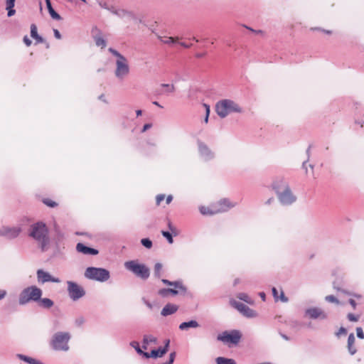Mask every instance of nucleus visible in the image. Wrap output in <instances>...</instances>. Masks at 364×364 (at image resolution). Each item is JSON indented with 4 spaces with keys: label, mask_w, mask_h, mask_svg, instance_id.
<instances>
[{
    "label": "nucleus",
    "mask_w": 364,
    "mask_h": 364,
    "mask_svg": "<svg viewBox=\"0 0 364 364\" xmlns=\"http://www.w3.org/2000/svg\"><path fill=\"white\" fill-rule=\"evenodd\" d=\"M272 294L276 301L279 299L278 291L275 287L272 288Z\"/></svg>",
    "instance_id": "09e8293b"
},
{
    "label": "nucleus",
    "mask_w": 364,
    "mask_h": 364,
    "mask_svg": "<svg viewBox=\"0 0 364 364\" xmlns=\"http://www.w3.org/2000/svg\"><path fill=\"white\" fill-rule=\"evenodd\" d=\"M168 345H169V341L168 340V341H166V345L164 347L159 348L157 350H152L150 353H147V352L144 353V356L147 358H161L164 354H166V352L168 351Z\"/></svg>",
    "instance_id": "2eb2a0df"
},
{
    "label": "nucleus",
    "mask_w": 364,
    "mask_h": 364,
    "mask_svg": "<svg viewBox=\"0 0 364 364\" xmlns=\"http://www.w3.org/2000/svg\"><path fill=\"white\" fill-rule=\"evenodd\" d=\"M165 199V196L164 194L157 195L156 197V203L157 205H159Z\"/></svg>",
    "instance_id": "ea45409f"
},
{
    "label": "nucleus",
    "mask_w": 364,
    "mask_h": 364,
    "mask_svg": "<svg viewBox=\"0 0 364 364\" xmlns=\"http://www.w3.org/2000/svg\"><path fill=\"white\" fill-rule=\"evenodd\" d=\"M203 106L205 108V113H206V115L205 117V122L207 123L208 121V117H209V114H210V106L206 104H204Z\"/></svg>",
    "instance_id": "37998d69"
},
{
    "label": "nucleus",
    "mask_w": 364,
    "mask_h": 364,
    "mask_svg": "<svg viewBox=\"0 0 364 364\" xmlns=\"http://www.w3.org/2000/svg\"><path fill=\"white\" fill-rule=\"evenodd\" d=\"M217 114L222 118L225 117L231 112H242V108L235 102L230 100H223L217 102L215 105Z\"/></svg>",
    "instance_id": "7ed1b4c3"
},
{
    "label": "nucleus",
    "mask_w": 364,
    "mask_h": 364,
    "mask_svg": "<svg viewBox=\"0 0 364 364\" xmlns=\"http://www.w3.org/2000/svg\"><path fill=\"white\" fill-rule=\"evenodd\" d=\"M217 364H236L235 361L231 358L218 357L216 358Z\"/></svg>",
    "instance_id": "c756f323"
},
{
    "label": "nucleus",
    "mask_w": 364,
    "mask_h": 364,
    "mask_svg": "<svg viewBox=\"0 0 364 364\" xmlns=\"http://www.w3.org/2000/svg\"><path fill=\"white\" fill-rule=\"evenodd\" d=\"M109 51L117 58L116 61L115 75L119 79L124 78L129 73V66L125 57L116 50L110 48Z\"/></svg>",
    "instance_id": "39448f33"
},
{
    "label": "nucleus",
    "mask_w": 364,
    "mask_h": 364,
    "mask_svg": "<svg viewBox=\"0 0 364 364\" xmlns=\"http://www.w3.org/2000/svg\"><path fill=\"white\" fill-rule=\"evenodd\" d=\"M67 284L68 294L73 301L78 300L85 294L84 289L77 283L68 281Z\"/></svg>",
    "instance_id": "9d476101"
},
{
    "label": "nucleus",
    "mask_w": 364,
    "mask_h": 364,
    "mask_svg": "<svg viewBox=\"0 0 364 364\" xmlns=\"http://www.w3.org/2000/svg\"><path fill=\"white\" fill-rule=\"evenodd\" d=\"M282 337H283L284 339L288 340L287 336H286L285 335H282Z\"/></svg>",
    "instance_id": "0e129e2a"
},
{
    "label": "nucleus",
    "mask_w": 364,
    "mask_h": 364,
    "mask_svg": "<svg viewBox=\"0 0 364 364\" xmlns=\"http://www.w3.org/2000/svg\"><path fill=\"white\" fill-rule=\"evenodd\" d=\"M77 252L83 253L84 255H96L98 254V250L86 247L82 243H77L76 246Z\"/></svg>",
    "instance_id": "a211bd4d"
},
{
    "label": "nucleus",
    "mask_w": 364,
    "mask_h": 364,
    "mask_svg": "<svg viewBox=\"0 0 364 364\" xmlns=\"http://www.w3.org/2000/svg\"><path fill=\"white\" fill-rule=\"evenodd\" d=\"M355 338L353 333H350L348 338V349L351 355H354L357 350L355 347Z\"/></svg>",
    "instance_id": "aec40b11"
},
{
    "label": "nucleus",
    "mask_w": 364,
    "mask_h": 364,
    "mask_svg": "<svg viewBox=\"0 0 364 364\" xmlns=\"http://www.w3.org/2000/svg\"><path fill=\"white\" fill-rule=\"evenodd\" d=\"M273 188L275 190L278 198L282 204L289 205L295 200V197L283 179L276 180L273 183Z\"/></svg>",
    "instance_id": "f03ea898"
},
{
    "label": "nucleus",
    "mask_w": 364,
    "mask_h": 364,
    "mask_svg": "<svg viewBox=\"0 0 364 364\" xmlns=\"http://www.w3.org/2000/svg\"><path fill=\"white\" fill-rule=\"evenodd\" d=\"M16 0H6V9L8 11V16L11 17L16 14L14 9Z\"/></svg>",
    "instance_id": "5701e85b"
},
{
    "label": "nucleus",
    "mask_w": 364,
    "mask_h": 364,
    "mask_svg": "<svg viewBox=\"0 0 364 364\" xmlns=\"http://www.w3.org/2000/svg\"><path fill=\"white\" fill-rule=\"evenodd\" d=\"M173 197L172 196L169 195L166 198V204H169L172 201Z\"/></svg>",
    "instance_id": "5fc2aeb1"
},
{
    "label": "nucleus",
    "mask_w": 364,
    "mask_h": 364,
    "mask_svg": "<svg viewBox=\"0 0 364 364\" xmlns=\"http://www.w3.org/2000/svg\"><path fill=\"white\" fill-rule=\"evenodd\" d=\"M43 202L45 205H46L47 206L50 207V208H54V207L57 206V205H58L56 202L52 200L50 198H44L43 200Z\"/></svg>",
    "instance_id": "473e14b6"
},
{
    "label": "nucleus",
    "mask_w": 364,
    "mask_h": 364,
    "mask_svg": "<svg viewBox=\"0 0 364 364\" xmlns=\"http://www.w3.org/2000/svg\"><path fill=\"white\" fill-rule=\"evenodd\" d=\"M279 299L282 301V302H287L288 301V299L287 297H286L284 296V292L282 291H281V294H280V296H279Z\"/></svg>",
    "instance_id": "de8ad7c7"
},
{
    "label": "nucleus",
    "mask_w": 364,
    "mask_h": 364,
    "mask_svg": "<svg viewBox=\"0 0 364 364\" xmlns=\"http://www.w3.org/2000/svg\"><path fill=\"white\" fill-rule=\"evenodd\" d=\"M23 42L26 45V46H30L31 45V41L28 38L27 36L23 37Z\"/></svg>",
    "instance_id": "49530a36"
},
{
    "label": "nucleus",
    "mask_w": 364,
    "mask_h": 364,
    "mask_svg": "<svg viewBox=\"0 0 364 364\" xmlns=\"http://www.w3.org/2000/svg\"><path fill=\"white\" fill-rule=\"evenodd\" d=\"M124 266L128 270L143 279H146L149 277V268L144 264H139L136 261L126 262Z\"/></svg>",
    "instance_id": "0eeeda50"
},
{
    "label": "nucleus",
    "mask_w": 364,
    "mask_h": 364,
    "mask_svg": "<svg viewBox=\"0 0 364 364\" xmlns=\"http://www.w3.org/2000/svg\"><path fill=\"white\" fill-rule=\"evenodd\" d=\"M18 356L21 360H22L29 364H43L41 362H40L39 360H38L35 358H31V357H28V356H26L23 355H18Z\"/></svg>",
    "instance_id": "cd10ccee"
},
{
    "label": "nucleus",
    "mask_w": 364,
    "mask_h": 364,
    "mask_svg": "<svg viewBox=\"0 0 364 364\" xmlns=\"http://www.w3.org/2000/svg\"><path fill=\"white\" fill-rule=\"evenodd\" d=\"M231 304L233 307H235L237 310H238L243 316L247 317V318H253L257 316V313L249 308L245 304L236 301H231Z\"/></svg>",
    "instance_id": "9b49d317"
},
{
    "label": "nucleus",
    "mask_w": 364,
    "mask_h": 364,
    "mask_svg": "<svg viewBox=\"0 0 364 364\" xmlns=\"http://www.w3.org/2000/svg\"><path fill=\"white\" fill-rule=\"evenodd\" d=\"M7 295V291L4 289H0V301Z\"/></svg>",
    "instance_id": "8fccbe9b"
},
{
    "label": "nucleus",
    "mask_w": 364,
    "mask_h": 364,
    "mask_svg": "<svg viewBox=\"0 0 364 364\" xmlns=\"http://www.w3.org/2000/svg\"><path fill=\"white\" fill-rule=\"evenodd\" d=\"M161 87L165 89L164 92H173L175 90L173 85L162 84Z\"/></svg>",
    "instance_id": "f704fd0d"
},
{
    "label": "nucleus",
    "mask_w": 364,
    "mask_h": 364,
    "mask_svg": "<svg viewBox=\"0 0 364 364\" xmlns=\"http://www.w3.org/2000/svg\"><path fill=\"white\" fill-rule=\"evenodd\" d=\"M168 291L167 289H161L159 291V294L164 297L168 296L169 295Z\"/></svg>",
    "instance_id": "a18cd8bd"
},
{
    "label": "nucleus",
    "mask_w": 364,
    "mask_h": 364,
    "mask_svg": "<svg viewBox=\"0 0 364 364\" xmlns=\"http://www.w3.org/2000/svg\"><path fill=\"white\" fill-rule=\"evenodd\" d=\"M31 36L36 40V43L44 42V39L38 34L37 27L35 24L31 26Z\"/></svg>",
    "instance_id": "412c9836"
},
{
    "label": "nucleus",
    "mask_w": 364,
    "mask_h": 364,
    "mask_svg": "<svg viewBox=\"0 0 364 364\" xmlns=\"http://www.w3.org/2000/svg\"><path fill=\"white\" fill-rule=\"evenodd\" d=\"M162 282L164 284L173 286L174 287L173 289H167V290H168V293L169 294L176 295L178 293V291L177 289H181L183 291L186 290L182 284L179 282H171L167 279H162Z\"/></svg>",
    "instance_id": "f3484780"
},
{
    "label": "nucleus",
    "mask_w": 364,
    "mask_h": 364,
    "mask_svg": "<svg viewBox=\"0 0 364 364\" xmlns=\"http://www.w3.org/2000/svg\"><path fill=\"white\" fill-rule=\"evenodd\" d=\"M181 46L184 47V48H189L191 47V44H187L186 43H183V42H181L180 43Z\"/></svg>",
    "instance_id": "6e6d98bb"
},
{
    "label": "nucleus",
    "mask_w": 364,
    "mask_h": 364,
    "mask_svg": "<svg viewBox=\"0 0 364 364\" xmlns=\"http://www.w3.org/2000/svg\"><path fill=\"white\" fill-rule=\"evenodd\" d=\"M54 36L57 39L61 38V35L58 29H53Z\"/></svg>",
    "instance_id": "3c124183"
},
{
    "label": "nucleus",
    "mask_w": 364,
    "mask_h": 364,
    "mask_svg": "<svg viewBox=\"0 0 364 364\" xmlns=\"http://www.w3.org/2000/svg\"><path fill=\"white\" fill-rule=\"evenodd\" d=\"M346 333L347 330L343 327H341L338 332H336V336L339 337L341 335H346Z\"/></svg>",
    "instance_id": "c03bdc74"
},
{
    "label": "nucleus",
    "mask_w": 364,
    "mask_h": 364,
    "mask_svg": "<svg viewBox=\"0 0 364 364\" xmlns=\"http://www.w3.org/2000/svg\"><path fill=\"white\" fill-rule=\"evenodd\" d=\"M162 269V264L161 263H156L154 266V274L156 277H161V271Z\"/></svg>",
    "instance_id": "c9c22d12"
},
{
    "label": "nucleus",
    "mask_w": 364,
    "mask_h": 364,
    "mask_svg": "<svg viewBox=\"0 0 364 364\" xmlns=\"http://www.w3.org/2000/svg\"><path fill=\"white\" fill-rule=\"evenodd\" d=\"M95 41L97 46L104 48L106 46V41L100 36H95Z\"/></svg>",
    "instance_id": "2f4dec72"
},
{
    "label": "nucleus",
    "mask_w": 364,
    "mask_h": 364,
    "mask_svg": "<svg viewBox=\"0 0 364 364\" xmlns=\"http://www.w3.org/2000/svg\"><path fill=\"white\" fill-rule=\"evenodd\" d=\"M158 38L160 39V41L165 43V44H171L176 43L178 41V38H173V37H161L160 36H158Z\"/></svg>",
    "instance_id": "c85d7f7f"
},
{
    "label": "nucleus",
    "mask_w": 364,
    "mask_h": 364,
    "mask_svg": "<svg viewBox=\"0 0 364 364\" xmlns=\"http://www.w3.org/2000/svg\"><path fill=\"white\" fill-rule=\"evenodd\" d=\"M141 244L146 248H151L152 247V242L148 238H144L141 241Z\"/></svg>",
    "instance_id": "4c0bfd02"
},
{
    "label": "nucleus",
    "mask_w": 364,
    "mask_h": 364,
    "mask_svg": "<svg viewBox=\"0 0 364 364\" xmlns=\"http://www.w3.org/2000/svg\"><path fill=\"white\" fill-rule=\"evenodd\" d=\"M242 338V333L237 330L225 331L219 334L217 339L229 346L237 345Z\"/></svg>",
    "instance_id": "423d86ee"
},
{
    "label": "nucleus",
    "mask_w": 364,
    "mask_h": 364,
    "mask_svg": "<svg viewBox=\"0 0 364 364\" xmlns=\"http://www.w3.org/2000/svg\"><path fill=\"white\" fill-rule=\"evenodd\" d=\"M325 300L330 303H335L336 304H340V301H338V299L333 295L326 296L325 297Z\"/></svg>",
    "instance_id": "72a5a7b5"
},
{
    "label": "nucleus",
    "mask_w": 364,
    "mask_h": 364,
    "mask_svg": "<svg viewBox=\"0 0 364 364\" xmlns=\"http://www.w3.org/2000/svg\"><path fill=\"white\" fill-rule=\"evenodd\" d=\"M156 338L151 335L144 336L143 338V346L142 348L145 350L148 348V346L151 343H156Z\"/></svg>",
    "instance_id": "393cba45"
},
{
    "label": "nucleus",
    "mask_w": 364,
    "mask_h": 364,
    "mask_svg": "<svg viewBox=\"0 0 364 364\" xmlns=\"http://www.w3.org/2000/svg\"><path fill=\"white\" fill-rule=\"evenodd\" d=\"M212 205L214 207L213 213H216V214L227 211L233 206L227 199H222L218 202L213 203Z\"/></svg>",
    "instance_id": "4468645a"
},
{
    "label": "nucleus",
    "mask_w": 364,
    "mask_h": 364,
    "mask_svg": "<svg viewBox=\"0 0 364 364\" xmlns=\"http://www.w3.org/2000/svg\"><path fill=\"white\" fill-rule=\"evenodd\" d=\"M260 294V296L263 299V300H264V298H265V294L264 293L262 292L259 294Z\"/></svg>",
    "instance_id": "bf43d9fd"
},
{
    "label": "nucleus",
    "mask_w": 364,
    "mask_h": 364,
    "mask_svg": "<svg viewBox=\"0 0 364 364\" xmlns=\"http://www.w3.org/2000/svg\"><path fill=\"white\" fill-rule=\"evenodd\" d=\"M38 301L41 306L47 308V309L52 307L53 305V301L48 298H44L42 299H40Z\"/></svg>",
    "instance_id": "bb28decb"
},
{
    "label": "nucleus",
    "mask_w": 364,
    "mask_h": 364,
    "mask_svg": "<svg viewBox=\"0 0 364 364\" xmlns=\"http://www.w3.org/2000/svg\"><path fill=\"white\" fill-rule=\"evenodd\" d=\"M29 235L39 243L43 250L49 243L48 230L42 222L36 223L31 226Z\"/></svg>",
    "instance_id": "f257e3e1"
},
{
    "label": "nucleus",
    "mask_w": 364,
    "mask_h": 364,
    "mask_svg": "<svg viewBox=\"0 0 364 364\" xmlns=\"http://www.w3.org/2000/svg\"><path fill=\"white\" fill-rule=\"evenodd\" d=\"M46 6L50 16L55 20H60V16L53 9L50 0H46Z\"/></svg>",
    "instance_id": "4be33fe9"
},
{
    "label": "nucleus",
    "mask_w": 364,
    "mask_h": 364,
    "mask_svg": "<svg viewBox=\"0 0 364 364\" xmlns=\"http://www.w3.org/2000/svg\"><path fill=\"white\" fill-rule=\"evenodd\" d=\"M153 104L156 105V106H158V107H162L157 102H154Z\"/></svg>",
    "instance_id": "052dcab7"
},
{
    "label": "nucleus",
    "mask_w": 364,
    "mask_h": 364,
    "mask_svg": "<svg viewBox=\"0 0 364 364\" xmlns=\"http://www.w3.org/2000/svg\"><path fill=\"white\" fill-rule=\"evenodd\" d=\"M85 277L92 280L105 282L109 278V272L103 268L88 267L85 272Z\"/></svg>",
    "instance_id": "6e6552de"
},
{
    "label": "nucleus",
    "mask_w": 364,
    "mask_h": 364,
    "mask_svg": "<svg viewBox=\"0 0 364 364\" xmlns=\"http://www.w3.org/2000/svg\"><path fill=\"white\" fill-rule=\"evenodd\" d=\"M21 232V228L20 226L18 227H3L0 230V235H4L7 238L13 239L19 235Z\"/></svg>",
    "instance_id": "ddd939ff"
},
{
    "label": "nucleus",
    "mask_w": 364,
    "mask_h": 364,
    "mask_svg": "<svg viewBox=\"0 0 364 364\" xmlns=\"http://www.w3.org/2000/svg\"><path fill=\"white\" fill-rule=\"evenodd\" d=\"M237 298L247 302V304H253V300L245 293H239L237 295Z\"/></svg>",
    "instance_id": "7c9ffc66"
},
{
    "label": "nucleus",
    "mask_w": 364,
    "mask_h": 364,
    "mask_svg": "<svg viewBox=\"0 0 364 364\" xmlns=\"http://www.w3.org/2000/svg\"><path fill=\"white\" fill-rule=\"evenodd\" d=\"M214 207H213L212 204L210 206H201L200 207V212L201 214L206 215H215L216 213H213Z\"/></svg>",
    "instance_id": "a878e982"
},
{
    "label": "nucleus",
    "mask_w": 364,
    "mask_h": 364,
    "mask_svg": "<svg viewBox=\"0 0 364 364\" xmlns=\"http://www.w3.org/2000/svg\"><path fill=\"white\" fill-rule=\"evenodd\" d=\"M70 334L68 333L58 332L53 336L52 345L53 348L58 350H68V341L70 340Z\"/></svg>",
    "instance_id": "1a4fd4ad"
},
{
    "label": "nucleus",
    "mask_w": 364,
    "mask_h": 364,
    "mask_svg": "<svg viewBox=\"0 0 364 364\" xmlns=\"http://www.w3.org/2000/svg\"><path fill=\"white\" fill-rule=\"evenodd\" d=\"M199 324L196 321H190L188 322H183L180 324L179 328L182 331L186 330L188 328H197Z\"/></svg>",
    "instance_id": "b1692460"
},
{
    "label": "nucleus",
    "mask_w": 364,
    "mask_h": 364,
    "mask_svg": "<svg viewBox=\"0 0 364 364\" xmlns=\"http://www.w3.org/2000/svg\"><path fill=\"white\" fill-rule=\"evenodd\" d=\"M161 234L163 235L164 237H165L167 239V240L168 241V242L170 244L173 243V237H172L171 234L169 232L162 231Z\"/></svg>",
    "instance_id": "58836bf2"
},
{
    "label": "nucleus",
    "mask_w": 364,
    "mask_h": 364,
    "mask_svg": "<svg viewBox=\"0 0 364 364\" xmlns=\"http://www.w3.org/2000/svg\"><path fill=\"white\" fill-rule=\"evenodd\" d=\"M82 1H84V2H86V0H82Z\"/></svg>",
    "instance_id": "774afa93"
},
{
    "label": "nucleus",
    "mask_w": 364,
    "mask_h": 364,
    "mask_svg": "<svg viewBox=\"0 0 364 364\" xmlns=\"http://www.w3.org/2000/svg\"><path fill=\"white\" fill-rule=\"evenodd\" d=\"M168 227H169L170 230H171V232H172L173 233L176 234V232H175V231H174L173 228H172V226H171V222H170V221L168 222Z\"/></svg>",
    "instance_id": "4d7b16f0"
},
{
    "label": "nucleus",
    "mask_w": 364,
    "mask_h": 364,
    "mask_svg": "<svg viewBox=\"0 0 364 364\" xmlns=\"http://www.w3.org/2000/svg\"><path fill=\"white\" fill-rule=\"evenodd\" d=\"M323 31L328 34H331V31Z\"/></svg>",
    "instance_id": "e2e57ef3"
},
{
    "label": "nucleus",
    "mask_w": 364,
    "mask_h": 364,
    "mask_svg": "<svg viewBox=\"0 0 364 364\" xmlns=\"http://www.w3.org/2000/svg\"><path fill=\"white\" fill-rule=\"evenodd\" d=\"M37 280L38 283L44 284L46 282H51L55 283L60 282L58 278L52 277L48 272L43 271V269H38L36 272Z\"/></svg>",
    "instance_id": "f8f14e48"
},
{
    "label": "nucleus",
    "mask_w": 364,
    "mask_h": 364,
    "mask_svg": "<svg viewBox=\"0 0 364 364\" xmlns=\"http://www.w3.org/2000/svg\"><path fill=\"white\" fill-rule=\"evenodd\" d=\"M151 127V124H146L141 130V132H145L147 129Z\"/></svg>",
    "instance_id": "603ef678"
},
{
    "label": "nucleus",
    "mask_w": 364,
    "mask_h": 364,
    "mask_svg": "<svg viewBox=\"0 0 364 364\" xmlns=\"http://www.w3.org/2000/svg\"><path fill=\"white\" fill-rule=\"evenodd\" d=\"M273 200V198H269L267 201V203L269 204L271 203V201Z\"/></svg>",
    "instance_id": "680f3d73"
},
{
    "label": "nucleus",
    "mask_w": 364,
    "mask_h": 364,
    "mask_svg": "<svg viewBox=\"0 0 364 364\" xmlns=\"http://www.w3.org/2000/svg\"><path fill=\"white\" fill-rule=\"evenodd\" d=\"M347 317L350 321H354V322L358 321V318H359L358 316H355L351 313L348 314Z\"/></svg>",
    "instance_id": "a19ab883"
},
{
    "label": "nucleus",
    "mask_w": 364,
    "mask_h": 364,
    "mask_svg": "<svg viewBox=\"0 0 364 364\" xmlns=\"http://www.w3.org/2000/svg\"><path fill=\"white\" fill-rule=\"evenodd\" d=\"M257 33H261L262 31H255Z\"/></svg>",
    "instance_id": "338daca9"
},
{
    "label": "nucleus",
    "mask_w": 364,
    "mask_h": 364,
    "mask_svg": "<svg viewBox=\"0 0 364 364\" xmlns=\"http://www.w3.org/2000/svg\"><path fill=\"white\" fill-rule=\"evenodd\" d=\"M178 310V306L172 304H166L161 311V315L166 316L174 314Z\"/></svg>",
    "instance_id": "6ab92c4d"
},
{
    "label": "nucleus",
    "mask_w": 364,
    "mask_h": 364,
    "mask_svg": "<svg viewBox=\"0 0 364 364\" xmlns=\"http://www.w3.org/2000/svg\"><path fill=\"white\" fill-rule=\"evenodd\" d=\"M349 304L352 306L353 309H355L356 308V303H355V300H353L352 299H349Z\"/></svg>",
    "instance_id": "864d4df0"
},
{
    "label": "nucleus",
    "mask_w": 364,
    "mask_h": 364,
    "mask_svg": "<svg viewBox=\"0 0 364 364\" xmlns=\"http://www.w3.org/2000/svg\"><path fill=\"white\" fill-rule=\"evenodd\" d=\"M356 332H357V336L360 338V339H363L364 338V333L363 331V329L361 327H358L356 328Z\"/></svg>",
    "instance_id": "79ce46f5"
},
{
    "label": "nucleus",
    "mask_w": 364,
    "mask_h": 364,
    "mask_svg": "<svg viewBox=\"0 0 364 364\" xmlns=\"http://www.w3.org/2000/svg\"><path fill=\"white\" fill-rule=\"evenodd\" d=\"M130 345L135 348V350H136V352L139 353V354H141V355H144V351L140 348L139 347V344L138 342L136 341H133L130 343Z\"/></svg>",
    "instance_id": "e433bc0d"
},
{
    "label": "nucleus",
    "mask_w": 364,
    "mask_h": 364,
    "mask_svg": "<svg viewBox=\"0 0 364 364\" xmlns=\"http://www.w3.org/2000/svg\"><path fill=\"white\" fill-rule=\"evenodd\" d=\"M336 289H337V291H343V292H345L343 290H341V289H339V288H336Z\"/></svg>",
    "instance_id": "69168bd1"
},
{
    "label": "nucleus",
    "mask_w": 364,
    "mask_h": 364,
    "mask_svg": "<svg viewBox=\"0 0 364 364\" xmlns=\"http://www.w3.org/2000/svg\"><path fill=\"white\" fill-rule=\"evenodd\" d=\"M306 313L311 318L313 319H326L327 318L326 314L321 309L316 307L307 309Z\"/></svg>",
    "instance_id": "dca6fc26"
},
{
    "label": "nucleus",
    "mask_w": 364,
    "mask_h": 364,
    "mask_svg": "<svg viewBox=\"0 0 364 364\" xmlns=\"http://www.w3.org/2000/svg\"><path fill=\"white\" fill-rule=\"evenodd\" d=\"M42 294V290L36 286L28 287L21 292L18 302L21 305H24L31 301H38L41 299Z\"/></svg>",
    "instance_id": "20e7f679"
},
{
    "label": "nucleus",
    "mask_w": 364,
    "mask_h": 364,
    "mask_svg": "<svg viewBox=\"0 0 364 364\" xmlns=\"http://www.w3.org/2000/svg\"><path fill=\"white\" fill-rule=\"evenodd\" d=\"M136 113L137 116H140V115H141L142 112H141V109H138V110L136 111Z\"/></svg>",
    "instance_id": "13d9d810"
}]
</instances>
